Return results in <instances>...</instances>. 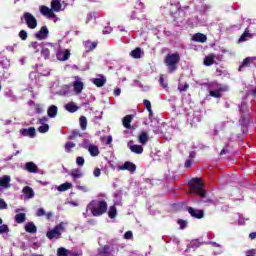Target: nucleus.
<instances>
[{"label":"nucleus","instance_id":"29","mask_svg":"<svg viewBox=\"0 0 256 256\" xmlns=\"http://www.w3.org/2000/svg\"><path fill=\"white\" fill-rule=\"evenodd\" d=\"M92 83L96 85V87H103V85L107 83V80L102 76L101 78H94Z\"/></svg>","mask_w":256,"mask_h":256},{"label":"nucleus","instance_id":"30","mask_svg":"<svg viewBox=\"0 0 256 256\" xmlns=\"http://www.w3.org/2000/svg\"><path fill=\"white\" fill-rule=\"evenodd\" d=\"M26 170H28L29 173H37L38 168L35 163L28 162L26 163Z\"/></svg>","mask_w":256,"mask_h":256},{"label":"nucleus","instance_id":"48","mask_svg":"<svg viewBox=\"0 0 256 256\" xmlns=\"http://www.w3.org/2000/svg\"><path fill=\"white\" fill-rule=\"evenodd\" d=\"M0 65L3 69H9V60L5 59L0 62Z\"/></svg>","mask_w":256,"mask_h":256},{"label":"nucleus","instance_id":"15","mask_svg":"<svg viewBox=\"0 0 256 256\" xmlns=\"http://www.w3.org/2000/svg\"><path fill=\"white\" fill-rule=\"evenodd\" d=\"M192 41L196 43H207V36L203 33H196L193 35Z\"/></svg>","mask_w":256,"mask_h":256},{"label":"nucleus","instance_id":"19","mask_svg":"<svg viewBox=\"0 0 256 256\" xmlns=\"http://www.w3.org/2000/svg\"><path fill=\"white\" fill-rule=\"evenodd\" d=\"M253 34L249 33V28H246L243 34L238 39V43H244L247 39H251Z\"/></svg>","mask_w":256,"mask_h":256},{"label":"nucleus","instance_id":"59","mask_svg":"<svg viewBox=\"0 0 256 256\" xmlns=\"http://www.w3.org/2000/svg\"><path fill=\"white\" fill-rule=\"evenodd\" d=\"M114 95L115 97H119V95H121V89L120 88L114 89Z\"/></svg>","mask_w":256,"mask_h":256},{"label":"nucleus","instance_id":"18","mask_svg":"<svg viewBox=\"0 0 256 256\" xmlns=\"http://www.w3.org/2000/svg\"><path fill=\"white\" fill-rule=\"evenodd\" d=\"M215 57H217L215 54H210L208 56H205L204 58V65L206 67H211V65H215Z\"/></svg>","mask_w":256,"mask_h":256},{"label":"nucleus","instance_id":"63","mask_svg":"<svg viewBox=\"0 0 256 256\" xmlns=\"http://www.w3.org/2000/svg\"><path fill=\"white\" fill-rule=\"evenodd\" d=\"M249 238L252 239V240H253V239H256V232L250 233V234H249Z\"/></svg>","mask_w":256,"mask_h":256},{"label":"nucleus","instance_id":"43","mask_svg":"<svg viewBox=\"0 0 256 256\" xmlns=\"http://www.w3.org/2000/svg\"><path fill=\"white\" fill-rule=\"evenodd\" d=\"M187 89H189V83L187 82H185L184 85L183 84L178 85V90L180 92L187 91Z\"/></svg>","mask_w":256,"mask_h":256},{"label":"nucleus","instance_id":"12","mask_svg":"<svg viewBox=\"0 0 256 256\" xmlns=\"http://www.w3.org/2000/svg\"><path fill=\"white\" fill-rule=\"evenodd\" d=\"M20 133L23 135V137H30L33 139V137L36 135V130L35 127L23 128L20 130Z\"/></svg>","mask_w":256,"mask_h":256},{"label":"nucleus","instance_id":"9","mask_svg":"<svg viewBox=\"0 0 256 256\" xmlns=\"http://www.w3.org/2000/svg\"><path fill=\"white\" fill-rule=\"evenodd\" d=\"M58 61H67L71 57V52L68 49H59L56 53Z\"/></svg>","mask_w":256,"mask_h":256},{"label":"nucleus","instance_id":"24","mask_svg":"<svg viewBox=\"0 0 256 256\" xmlns=\"http://www.w3.org/2000/svg\"><path fill=\"white\" fill-rule=\"evenodd\" d=\"M25 231L26 233H37V226H35V223L33 222H28L25 225Z\"/></svg>","mask_w":256,"mask_h":256},{"label":"nucleus","instance_id":"52","mask_svg":"<svg viewBox=\"0 0 256 256\" xmlns=\"http://www.w3.org/2000/svg\"><path fill=\"white\" fill-rule=\"evenodd\" d=\"M229 147V144L226 145L225 148H223L221 151H220V156L223 157V155H227V153H229V150L227 149Z\"/></svg>","mask_w":256,"mask_h":256},{"label":"nucleus","instance_id":"32","mask_svg":"<svg viewBox=\"0 0 256 256\" xmlns=\"http://www.w3.org/2000/svg\"><path fill=\"white\" fill-rule=\"evenodd\" d=\"M75 147H76L75 142H66L64 149L66 153H72Z\"/></svg>","mask_w":256,"mask_h":256},{"label":"nucleus","instance_id":"60","mask_svg":"<svg viewBox=\"0 0 256 256\" xmlns=\"http://www.w3.org/2000/svg\"><path fill=\"white\" fill-rule=\"evenodd\" d=\"M77 189L79 191H83L84 193H87V186H77Z\"/></svg>","mask_w":256,"mask_h":256},{"label":"nucleus","instance_id":"8","mask_svg":"<svg viewBox=\"0 0 256 256\" xmlns=\"http://www.w3.org/2000/svg\"><path fill=\"white\" fill-rule=\"evenodd\" d=\"M120 171H129L130 173H135L137 171V165L133 162L126 161L122 166L118 168Z\"/></svg>","mask_w":256,"mask_h":256},{"label":"nucleus","instance_id":"20","mask_svg":"<svg viewBox=\"0 0 256 256\" xmlns=\"http://www.w3.org/2000/svg\"><path fill=\"white\" fill-rule=\"evenodd\" d=\"M61 0H52L51 1V9L55 13H59L61 11Z\"/></svg>","mask_w":256,"mask_h":256},{"label":"nucleus","instance_id":"55","mask_svg":"<svg viewBox=\"0 0 256 256\" xmlns=\"http://www.w3.org/2000/svg\"><path fill=\"white\" fill-rule=\"evenodd\" d=\"M133 237V232L127 231L124 234V239H131Z\"/></svg>","mask_w":256,"mask_h":256},{"label":"nucleus","instance_id":"21","mask_svg":"<svg viewBox=\"0 0 256 256\" xmlns=\"http://www.w3.org/2000/svg\"><path fill=\"white\" fill-rule=\"evenodd\" d=\"M131 121H133V115H126L122 119V124L125 129H131Z\"/></svg>","mask_w":256,"mask_h":256},{"label":"nucleus","instance_id":"27","mask_svg":"<svg viewBox=\"0 0 256 256\" xmlns=\"http://www.w3.org/2000/svg\"><path fill=\"white\" fill-rule=\"evenodd\" d=\"M253 59H256V57H254V58H251V57L245 58L242 62V65L239 66L238 71H243V68L249 67V65H251V61H253Z\"/></svg>","mask_w":256,"mask_h":256},{"label":"nucleus","instance_id":"3","mask_svg":"<svg viewBox=\"0 0 256 256\" xmlns=\"http://www.w3.org/2000/svg\"><path fill=\"white\" fill-rule=\"evenodd\" d=\"M188 185L196 195H199V197H205L207 195V190L203 187V181L201 178H192L188 182Z\"/></svg>","mask_w":256,"mask_h":256},{"label":"nucleus","instance_id":"58","mask_svg":"<svg viewBox=\"0 0 256 256\" xmlns=\"http://www.w3.org/2000/svg\"><path fill=\"white\" fill-rule=\"evenodd\" d=\"M111 143H113V137L112 136H107L106 145H111Z\"/></svg>","mask_w":256,"mask_h":256},{"label":"nucleus","instance_id":"2","mask_svg":"<svg viewBox=\"0 0 256 256\" xmlns=\"http://www.w3.org/2000/svg\"><path fill=\"white\" fill-rule=\"evenodd\" d=\"M179 61H181V56L177 52L166 55L164 63L168 67V73H175L177 71Z\"/></svg>","mask_w":256,"mask_h":256},{"label":"nucleus","instance_id":"26","mask_svg":"<svg viewBox=\"0 0 256 256\" xmlns=\"http://www.w3.org/2000/svg\"><path fill=\"white\" fill-rule=\"evenodd\" d=\"M65 109L69 113H75V112L79 111V106H77L75 103H68L65 105Z\"/></svg>","mask_w":256,"mask_h":256},{"label":"nucleus","instance_id":"51","mask_svg":"<svg viewBox=\"0 0 256 256\" xmlns=\"http://www.w3.org/2000/svg\"><path fill=\"white\" fill-rule=\"evenodd\" d=\"M143 104L145 105L147 110L151 109V101H149L148 99H144Z\"/></svg>","mask_w":256,"mask_h":256},{"label":"nucleus","instance_id":"16","mask_svg":"<svg viewBox=\"0 0 256 256\" xmlns=\"http://www.w3.org/2000/svg\"><path fill=\"white\" fill-rule=\"evenodd\" d=\"M57 113H59V109L55 105H51L48 107L47 115L50 119H55L57 117Z\"/></svg>","mask_w":256,"mask_h":256},{"label":"nucleus","instance_id":"47","mask_svg":"<svg viewBox=\"0 0 256 256\" xmlns=\"http://www.w3.org/2000/svg\"><path fill=\"white\" fill-rule=\"evenodd\" d=\"M177 223L180 226V229H186L187 228V221H185L183 219H178Z\"/></svg>","mask_w":256,"mask_h":256},{"label":"nucleus","instance_id":"61","mask_svg":"<svg viewBox=\"0 0 256 256\" xmlns=\"http://www.w3.org/2000/svg\"><path fill=\"white\" fill-rule=\"evenodd\" d=\"M35 111H36V113H43V108H41V106L40 105H37L36 106V108H35Z\"/></svg>","mask_w":256,"mask_h":256},{"label":"nucleus","instance_id":"64","mask_svg":"<svg viewBox=\"0 0 256 256\" xmlns=\"http://www.w3.org/2000/svg\"><path fill=\"white\" fill-rule=\"evenodd\" d=\"M250 95L256 98V87L250 92Z\"/></svg>","mask_w":256,"mask_h":256},{"label":"nucleus","instance_id":"11","mask_svg":"<svg viewBox=\"0 0 256 256\" xmlns=\"http://www.w3.org/2000/svg\"><path fill=\"white\" fill-rule=\"evenodd\" d=\"M48 35L49 29L47 26H42L40 30L35 34V37L38 39V41H43V39H47Z\"/></svg>","mask_w":256,"mask_h":256},{"label":"nucleus","instance_id":"44","mask_svg":"<svg viewBox=\"0 0 256 256\" xmlns=\"http://www.w3.org/2000/svg\"><path fill=\"white\" fill-rule=\"evenodd\" d=\"M75 137H81L79 130H72L71 135L69 136L70 140L75 139Z\"/></svg>","mask_w":256,"mask_h":256},{"label":"nucleus","instance_id":"1","mask_svg":"<svg viewBox=\"0 0 256 256\" xmlns=\"http://www.w3.org/2000/svg\"><path fill=\"white\" fill-rule=\"evenodd\" d=\"M107 201L105 200H92L88 205V211H91L93 217H101L107 213Z\"/></svg>","mask_w":256,"mask_h":256},{"label":"nucleus","instance_id":"46","mask_svg":"<svg viewBox=\"0 0 256 256\" xmlns=\"http://www.w3.org/2000/svg\"><path fill=\"white\" fill-rule=\"evenodd\" d=\"M3 233H9V226L7 224L0 226V235H3Z\"/></svg>","mask_w":256,"mask_h":256},{"label":"nucleus","instance_id":"25","mask_svg":"<svg viewBox=\"0 0 256 256\" xmlns=\"http://www.w3.org/2000/svg\"><path fill=\"white\" fill-rule=\"evenodd\" d=\"M88 151L91 157H97L99 155V147H97L96 145L90 144L88 147Z\"/></svg>","mask_w":256,"mask_h":256},{"label":"nucleus","instance_id":"33","mask_svg":"<svg viewBox=\"0 0 256 256\" xmlns=\"http://www.w3.org/2000/svg\"><path fill=\"white\" fill-rule=\"evenodd\" d=\"M130 55L133 57V59H141V48H135L130 52Z\"/></svg>","mask_w":256,"mask_h":256},{"label":"nucleus","instance_id":"56","mask_svg":"<svg viewBox=\"0 0 256 256\" xmlns=\"http://www.w3.org/2000/svg\"><path fill=\"white\" fill-rule=\"evenodd\" d=\"M160 85H162L164 89H167L168 87L167 83H165V79L163 78V76L160 77Z\"/></svg>","mask_w":256,"mask_h":256},{"label":"nucleus","instance_id":"14","mask_svg":"<svg viewBox=\"0 0 256 256\" xmlns=\"http://www.w3.org/2000/svg\"><path fill=\"white\" fill-rule=\"evenodd\" d=\"M84 87H85V84L79 80H76L73 82V90H74V93H76V95H80Z\"/></svg>","mask_w":256,"mask_h":256},{"label":"nucleus","instance_id":"4","mask_svg":"<svg viewBox=\"0 0 256 256\" xmlns=\"http://www.w3.org/2000/svg\"><path fill=\"white\" fill-rule=\"evenodd\" d=\"M63 231H65V223L60 222L52 230L46 233V237L47 239H50V240L61 239V235L63 234Z\"/></svg>","mask_w":256,"mask_h":256},{"label":"nucleus","instance_id":"17","mask_svg":"<svg viewBox=\"0 0 256 256\" xmlns=\"http://www.w3.org/2000/svg\"><path fill=\"white\" fill-rule=\"evenodd\" d=\"M9 183H11V176L4 175L3 177H0V187H3V189H8Z\"/></svg>","mask_w":256,"mask_h":256},{"label":"nucleus","instance_id":"23","mask_svg":"<svg viewBox=\"0 0 256 256\" xmlns=\"http://www.w3.org/2000/svg\"><path fill=\"white\" fill-rule=\"evenodd\" d=\"M22 191L24 195H26L27 199H33V197H35V192L33 191V188L29 186H25Z\"/></svg>","mask_w":256,"mask_h":256},{"label":"nucleus","instance_id":"57","mask_svg":"<svg viewBox=\"0 0 256 256\" xmlns=\"http://www.w3.org/2000/svg\"><path fill=\"white\" fill-rule=\"evenodd\" d=\"M192 165H193V161H191V159L186 160L185 167L187 169H189Z\"/></svg>","mask_w":256,"mask_h":256},{"label":"nucleus","instance_id":"38","mask_svg":"<svg viewBox=\"0 0 256 256\" xmlns=\"http://www.w3.org/2000/svg\"><path fill=\"white\" fill-rule=\"evenodd\" d=\"M79 123L82 131H85L87 129V117L81 116L79 118Z\"/></svg>","mask_w":256,"mask_h":256},{"label":"nucleus","instance_id":"10","mask_svg":"<svg viewBox=\"0 0 256 256\" xmlns=\"http://www.w3.org/2000/svg\"><path fill=\"white\" fill-rule=\"evenodd\" d=\"M229 91V86L219 87L217 90H211L209 92L210 97H214L215 99H221V93Z\"/></svg>","mask_w":256,"mask_h":256},{"label":"nucleus","instance_id":"6","mask_svg":"<svg viewBox=\"0 0 256 256\" xmlns=\"http://www.w3.org/2000/svg\"><path fill=\"white\" fill-rule=\"evenodd\" d=\"M186 211H188L189 215L194 219H203L205 217V212H203V210L195 209L191 206H187Z\"/></svg>","mask_w":256,"mask_h":256},{"label":"nucleus","instance_id":"13","mask_svg":"<svg viewBox=\"0 0 256 256\" xmlns=\"http://www.w3.org/2000/svg\"><path fill=\"white\" fill-rule=\"evenodd\" d=\"M128 147L132 153H136V155H141L143 153V146L133 144V141L128 142Z\"/></svg>","mask_w":256,"mask_h":256},{"label":"nucleus","instance_id":"28","mask_svg":"<svg viewBox=\"0 0 256 256\" xmlns=\"http://www.w3.org/2000/svg\"><path fill=\"white\" fill-rule=\"evenodd\" d=\"M96 256H109V245H104L102 248H99Z\"/></svg>","mask_w":256,"mask_h":256},{"label":"nucleus","instance_id":"31","mask_svg":"<svg viewBox=\"0 0 256 256\" xmlns=\"http://www.w3.org/2000/svg\"><path fill=\"white\" fill-rule=\"evenodd\" d=\"M26 220L27 216L25 215V213H19L15 215V221L18 224L25 223Z\"/></svg>","mask_w":256,"mask_h":256},{"label":"nucleus","instance_id":"35","mask_svg":"<svg viewBox=\"0 0 256 256\" xmlns=\"http://www.w3.org/2000/svg\"><path fill=\"white\" fill-rule=\"evenodd\" d=\"M70 175L71 177H73V179H81V177H83V173L81 172L80 169L72 170Z\"/></svg>","mask_w":256,"mask_h":256},{"label":"nucleus","instance_id":"54","mask_svg":"<svg viewBox=\"0 0 256 256\" xmlns=\"http://www.w3.org/2000/svg\"><path fill=\"white\" fill-rule=\"evenodd\" d=\"M0 209H7V202L3 199H0Z\"/></svg>","mask_w":256,"mask_h":256},{"label":"nucleus","instance_id":"41","mask_svg":"<svg viewBox=\"0 0 256 256\" xmlns=\"http://www.w3.org/2000/svg\"><path fill=\"white\" fill-rule=\"evenodd\" d=\"M39 133H47L49 131V124H42L38 128Z\"/></svg>","mask_w":256,"mask_h":256},{"label":"nucleus","instance_id":"40","mask_svg":"<svg viewBox=\"0 0 256 256\" xmlns=\"http://www.w3.org/2000/svg\"><path fill=\"white\" fill-rule=\"evenodd\" d=\"M58 256H69V251L66 248L60 247L57 249Z\"/></svg>","mask_w":256,"mask_h":256},{"label":"nucleus","instance_id":"39","mask_svg":"<svg viewBox=\"0 0 256 256\" xmlns=\"http://www.w3.org/2000/svg\"><path fill=\"white\" fill-rule=\"evenodd\" d=\"M41 56L44 59H50L51 57V51L49 50V48H42L41 50Z\"/></svg>","mask_w":256,"mask_h":256},{"label":"nucleus","instance_id":"7","mask_svg":"<svg viewBox=\"0 0 256 256\" xmlns=\"http://www.w3.org/2000/svg\"><path fill=\"white\" fill-rule=\"evenodd\" d=\"M40 13L44 17H48V19H55V17H57V15H55V12H53V9L45 5L40 6Z\"/></svg>","mask_w":256,"mask_h":256},{"label":"nucleus","instance_id":"37","mask_svg":"<svg viewBox=\"0 0 256 256\" xmlns=\"http://www.w3.org/2000/svg\"><path fill=\"white\" fill-rule=\"evenodd\" d=\"M108 217H110V219H115V217H117V207L110 206L108 211Z\"/></svg>","mask_w":256,"mask_h":256},{"label":"nucleus","instance_id":"53","mask_svg":"<svg viewBox=\"0 0 256 256\" xmlns=\"http://www.w3.org/2000/svg\"><path fill=\"white\" fill-rule=\"evenodd\" d=\"M94 177H101V169L100 168H95L93 171Z\"/></svg>","mask_w":256,"mask_h":256},{"label":"nucleus","instance_id":"5","mask_svg":"<svg viewBox=\"0 0 256 256\" xmlns=\"http://www.w3.org/2000/svg\"><path fill=\"white\" fill-rule=\"evenodd\" d=\"M23 20L25 21L28 29H37V18H35L33 14L25 12L21 18V21Z\"/></svg>","mask_w":256,"mask_h":256},{"label":"nucleus","instance_id":"36","mask_svg":"<svg viewBox=\"0 0 256 256\" xmlns=\"http://www.w3.org/2000/svg\"><path fill=\"white\" fill-rule=\"evenodd\" d=\"M97 48V42H91V41H87L85 43V49L86 51H93L94 49Z\"/></svg>","mask_w":256,"mask_h":256},{"label":"nucleus","instance_id":"42","mask_svg":"<svg viewBox=\"0 0 256 256\" xmlns=\"http://www.w3.org/2000/svg\"><path fill=\"white\" fill-rule=\"evenodd\" d=\"M18 36L20 37V39H21L22 41H27V37H28L27 31L21 30V31L19 32Z\"/></svg>","mask_w":256,"mask_h":256},{"label":"nucleus","instance_id":"62","mask_svg":"<svg viewBox=\"0 0 256 256\" xmlns=\"http://www.w3.org/2000/svg\"><path fill=\"white\" fill-rule=\"evenodd\" d=\"M46 215V219H51L53 217V212H48V213H45Z\"/></svg>","mask_w":256,"mask_h":256},{"label":"nucleus","instance_id":"49","mask_svg":"<svg viewBox=\"0 0 256 256\" xmlns=\"http://www.w3.org/2000/svg\"><path fill=\"white\" fill-rule=\"evenodd\" d=\"M47 121H49V118H47L46 116H43L42 118H39V119H38V123H39L40 125H47V124H46Z\"/></svg>","mask_w":256,"mask_h":256},{"label":"nucleus","instance_id":"22","mask_svg":"<svg viewBox=\"0 0 256 256\" xmlns=\"http://www.w3.org/2000/svg\"><path fill=\"white\" fill-rule=\"evenodd\" d=\"M138 141L141 145H147V141H149V134L145 131L141 132L138 136Z\"/></svg>","mask_w":256,"mask_h":256},{"label":"nucleus","instance_id":"45","mask_svg":"<svg viewBox=\"0 0 256 256\" xmlns=\"http://www.w3.org/2000/svg\"><path fill=\"white\" fill-rule=\"evenodd\" d=\"M76 164L79 165V167H83L85 165V158L78 156L76 158Z\"/></svg>","mask_w":256,"mask_h":256},{"label":"nucleus","instance_id":"50","mask_svg":"<svg viewBox=\"0 0 256 256\" xmlns=\"http://www.w3.org/2000/svg\"><path fill=\"white\" fill-rule=\"evenodd\" d=\"M43 215H45V209L43 208H39L36 212V216L37 217H43Z\"/></svg>","mask_w":256,"mask_h":256},{"label":"nucleus","instance_id":"34","mask_svg":"<svg viewBox=\"0 0 256 256\" xmlns=\"http://www.w3.org/2000/svg\"><path fill=\"white\" fill-rule=\"evenodd\" d=\"M71 187H73V184H71L69 182H65V183L61 184L60 186H58V191H60V192L69 191V189H71Z\"/></svg>","mask_w":256,"mask_h":256}]
</instances>
